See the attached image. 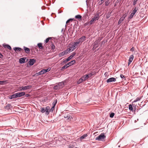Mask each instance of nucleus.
<instances>
[{"label":"nucleus","mask_w":148,"mask_h":148,"mask_svg":"<svg viewBox=\"0 0 148 148\" xmlns=\"http://www.w3.org/2000/svg\"><path fill=\"white\" fill-rule=\"evenodd\" d=\"M103 0H101V2H102V1H103Z\"/></svg>","instance_id":"obj_64"},{"label":"nucleus","mask_w":148,"mask_h":148,"mask_svg":"<svg viewBox=\"0 0 148 148\" xmlns=\"http://www.w3.org/2000/svg\"><path fill=\"white\" fill-rule=\"evenodd\" d=\"M72 58L71 57V56H70L66 59V61H69Z\"/></svg>","instance_id":"obj_42"},{"label":"nucleus","mask_w":148,"mask_h":148,"mask_svg":"<svg viewBox=\"0 0 148 148\" xmlns=\"http://www.w3.org/2000/svg\"><path fill=\"white\" fill-rule=\"evenodd\" d=\"M82 79H83V81H84L88 79L89 78L88 77V75H84L82 77Z\"/></svg>","instance_id":"obj_24"},{"label":"nucleus","mask_w":148,"mask_h":148,"mask_svg":"<svg viewBox=\"0 0 148 148\" xmlns=\"http://www.w3.org/2000/svg\"><path fill=\"white\" fill-rule=\"evenodd\" d=\"M83 81V79H82V77L80 78L79 80L77 82V84H79L82 82Z\"/></svg>","instance_id":"obj_30"},{"label":"nucleus","mask_w":148,"mask_h":148,"mask_svg":"<svg viewBox=\"0 0 148 148\" xmlns=\"http://www.w3.org/2000/svg\"><path fill=\"white\" fill-rule=\"evenodd\" d=\"M36 62V60L34 59H29V63L30 66L33 65Z\"/></svg>","instance_id":"obj_8"},{"label":"nucleus","mask_w":148,"mask_h":148,"mask_svg":"<svg viewBox=\"0 0 148 148\" xmlns=\"http://www.w3.org/2000/svg\"><path fill=\"white\" fill-rule=\"evenodd\" d=\"M41 9H42V10H44V9H45V7L44 6H43L42 7H41Z\"/></svg>","instance_id":"obj_51"},{"label":"nucleus","mask_w":148,"mask_h":148,"mask_svg":"<svg viewBox=\"0 0 148 148\" xmlns=\"http://www.w3.org/2000/svg\"><path fill=\"white\" fill-rule=\"evenodd\" d=\"M26 59V58L25 57L20 58L19 60V63L21 64L25 63Z\"/></svg>","instance_id":"obj_10"},{"label":"nucleus","mask_w":148,"mask_h":148,"mask_svg":"<svg viewBox=\"0 0 148 148\" xmlns=\"http://www.w3.org/2000/svg\"><path fill=\"white\" fill-rule=\"evenodd\" d=\"M64 117L65 118H67L68 119L70 120H71L72 118L71 116H70L68 114L64 115Z\"/></svg>","instance_id":"obj_19"},{"label":"nucleus","mask_w":148,"mask_h":148,"mask_svg":"<svg viewBox=\"0 0 148 148\" xmlns=\"http://www.w3.org/2000/svg\"><path fill=\"white\" fill-rule=\"evenodd\" d=\"M23 48L26 53L27 54H29L30 53V49L29 48L25 46H24L23 47Z\"/></svg>","instance_id":"obj_9"},{"label":"nucleus","mask_w":148,"mask_h":148,"mask_svg":"<svg viewBox=\"0 0 148 148\" xmlns=\"http://www.w3.org/2000/svg\"><path fill=\"white\" fill-rule=\"evenodd\" d=\"M129 108L130 110H133V108L132 106L130 104L129 105Z\"/></svg>","instance_id":"obj_41"},{"label":"nucleus","mask_w":148,"mask_h":148,"mask_svg":"<svg viewBox=\"0 0 148 148\" xmlns=\"http://www.w3.org/2000/svg\"><path fill=\"white\" fill-rule=\"evenodd\" d=\"M75 53L73 52L72 53V54L71 56H71V57L72 58L73 57H74L75 56Z\"/></svg>","instance_id":"obj_43"},{"label":"nucleus","mask_w":148,"mask_h":148,"mask_svg":"<svg viewBox=\"0 0 148 148\" xmlns=\"http://www.w3.org/2000/svg\"><path fill=\"white\" fill-rule=\"evenodd\" d=\"M45 43H46V39H45Z\"/></svg>","instance_id":"obj_62"},{"label":"nucleus","mask_w":148,"mask_h":148,"mask_svg":"<svg viewBox=\"0 0 148 148\" xmlns=\"http://www.w3.org/2000/svg\"><path fill=\"white\" fill-rule=\"evenodd\" d=\"M32 87L31 85H28L26 86H22L19 88V91L25 90L30 89Z\"/></svg>","instance_id":"obj_5"},{"label":"nucleus","mask_w":148,"mask_h":148,"mask_svg":"<svg viewBox=\"0 0 148 148\" xmlns=\"http://www.w3.org/2000/svg\"><path fill=\"white\" fill-rule=\"evenodd\" d=\"M116 79L114 77H111L109 78L107 80V82L108 83L112 82H115L116 81Z\"/></svg>","instance_id":"obj_12"},{"label":"nucleus","mask_w":148,"mask_h":148,"mask_svg":"<svg viewBox=\"0 0 148 148\" xmlns=\"http://www.w3.org/2000/svg\"><path fill=\"white\" fill-rule=\"evenodd\" d=\"M75 18H76L81 19L82 16L81 15H78L75 16Z\"/></svg>","instance_id":"obj_35"},{"label":"nucleus","mask_w":148,"mask_h":148,"mask_svg":"<svg viewBox=\"0 0 148 148\" xmlns=\"http://www.w3.org/2000/svg\"><path fill=\"white\" fill-rule=\"evenodd\" d=\"M45 109L44 108H41V111L42 113H44L46 112V107Z\"/></svg>","instance_id":"obj_26"},{"label":"nucleus","mask_w":148,"mask_h":148,"mask_svg":"<svg viewBox=\"0 0 148 148\" xmlns=\"http://www.w3.org/2000/svg\"><path fill=\"white\" fill-rule=\"evenodd\" d=\"M60 89L63 88L64 86V83L63 82H60L58 84Z\"/></svg>","instance_id":"obj_18"},{"label":"nucleus","mask_w":148,"mask_h":148,"mask_svg":"<svg viewBox=\"0 0 148 148\" xmlns=\"http://www.w3.org/2000/svg\"><path fill=\"white\" fill-rule=\"evenodd\" d=\"M74 44L77 47L78 46L79 44H81V43L78 40L76 42H74Z\"/></svg>","instance_id":"obj_23"},{"label":"nucleus","mask_w":148,"mask_h":148,"mask_svg":"<svg viewBox=\"0 0 148 148\" xmlns=\"http://www.w3.org/2000/svg\"><path fill=\"white\" fill-rule=\"evenodd\" d=\"M109 17H110V16L109 15H106L107 18H108Z\"/></svg>","instance_id":"obj_54"},{"label":"nucleus","mask_w":148,"mask_h":148,"mask_svg":"<svg viewBox=\"0 0 148 148\" xmlns=\"http://www.w3.org/2000/svg\"><path fill=\"white\" fill-rule=\"evenodd\" d=\"M13 49L16 52L21 51L23 50V49L19 47H15L13 48Z\"/></svg>","instance_id":"obj_15"},{"label":"nucleus","mask_w":148,"mask_h":148,"mask_svg":"<svg viewBox=\"0 0 148 148\" xmlns=\"http://www.w3.org/2000/svg\"><path fill=\"white\" fill-rule=\"evenodd\" d=\"M138 0H135V2L137 1Z\"/></svg>","instance_id":"obj_63"},{"label":"nucleus","mask_w":148,"mask_h":148,"mask_svg":"<svg viewBox=\"0 0 148 148\" xmlns=\"http://www.w3.org/2000/svg\"><path fill=\"white\" fill-rule=\"evenodd\" d=\"M37 46L38 47L39 49H42L43 47L42 45V44L41 43H39L37 44Z\"/></svg>","instance_id":"obj_17"},{"label":"nucleus","mask_w":148,"mask_h":148,"mask_svg":"<svg viewBox=\"0 0 148 148\" xmlns=\"http://www.w3.org/2000/svg\"><path fill=\"white\" fill-rule=\"evenodd\" d=\"M99 42V41L98 40H96L95 41L94 44V47L96 48L98 47Z\"/></svg>","instance_id":"obj_16"},{"label":"nucleus","mask_w":148,"mask_h":148,"mask_svg":"<svg viewBox=\"0 0 148 148\" xmlns=\"http://www.w3.org/2000/svg\"><path fill=\"white\" fill-rule=\"evenodd\" d=\"M121 0H117V1H118V3H119V2H120V1Z\"/></svg>","instance_id":"obj_61"},{"label":"nucleus","mask_w":148,"mask_h":148,"mask_svg":"<svg viewBox=\"0 0 148 148\" xmlns=\"http://www.w3.org/2000/svg\"><path fill=\"white\" fill-rule=\"evenodd\" d=\"M100 14L99 12H97L95 15L97 17H98L99 19Z\"/></svg>","instance_id":"obj_37"},{"label":"nucleus","mask_w":148,"mask_h":148,"mask_svg":"<svg viewBox=\"0 0 148 148\" xmlns=\"http://www.w3.org/2000/svg\"><path fill=\"white\" fill-rule=\"evenodd\" d=\"M140 97H138L133 101V102H135L140 100Z\"/></svg>","instance_id":"obj_34"},{"label":"nucleus","mask_w":148,"mask_h":148,"mask_svg":"<svg viewBox=\"0 0 148 148\" xmlns=\"http://www.w3.org/2000/svg\"><path fill=\"white\" fill-rule=\"evenodd\" d=\"M6 81H0V84L3 85L6 83Z\"/></svg>","instance_id":"obj_32"},{"label":"nucleus","mask_w":148,"mask_h":148,"mask_svg":"<svg viewBox=\"0 0 148 148\" xmlns=\"http://www.w3.org/2000/svg\"><path fill=\"white\" fill-rule=\"evenodd\" d=\"M106 136L103 133H101L98 136L96 137V140L99 141H103L105 138Z\"/></svg>","instance_id":"obj_3"},{"label":"nucleus","mask_w":148,"mask_h":148,"mask_svg":"<svg viewBox=\"0 0 148 148\" xmlns=\"http://www.w3.org/2000/svg\"><path fill=\"white\" fill-rule=\"evenodd\" d=\"M57 102V101L56 102H53V106L51 107V109L50 110V108L49 107H47V114H49V112L50 111L51 112H53V110L54 108L55 107L56 103Z\"/></svg>","instance_id":"obj_4"},{"label":"nucleus","mask_w":148,"mask_h":148,"mask_svg":"<svg viewBox=\"0 0 148 148\" xmlns=\"http://www.w3.org/2000/svg\"><path fill=\"white\" fill-rule=\"evenodd\" d=\"M75 62V60H73L72 61H71L70 62L68 63L67 64L69 66H71L73 65Z\"/></svg>","instance_id":"obj_22"},{"label":"nucleus","mask_w":148,"mask_h":148,"mask_svg":"<svg viewBox=\"0 0 148 148\" xmlns=\"http://www.w3.org/2000/svg\"><path fill=\"white\" fill-rule=\"evenodd\" d=\"M134 50V48L133 47H132V48L131 49H130V51H133Z\"/></svg>","instance_id":"obj_55"},{"label":"nucleus","mask_w":148,"mask_h":148,"mask_svg":"<svg viewBox=\"0 0 148 148\" xmlns=\"http://www.w3.org/2000/svg\"><path fill=\"white\" fill-rule=\"evenodd\" d=\"M126 16L125 15H123V16L121 17L119 20L118 22L119 25H120L122 22L124 20Z\"/></svg>","instance_id":"obj_11"},{"label":"nucleus","mask_w":148,"mask_h":148,"mask_svg":"<svg viewBox=\"0 0 148 148\" xmlns=\"http://www.w3.org/2000/svg\"><path fill=\"white\" fill-rule=\"evenodd\" d=\"M64 52H65L66 54H67L68 53L72 51L71 50H70V48H69V49H67L65 50L64 51Z\"/></svg>","instance_id":"obj_27"},{"label":"nucleus","mask_w":148,"mask_h":148,"mask_svg":"<svg viewBox=\"0 0 148 148\" xmlns=\"http://www.w3.org/2000/svg\"><path fill=\"white\" fill-rule=\"evenodd\" d=\"M137 11V9H136V8L133 10V11L132 12V13L134 15L136 13V12Z\"/></svg>","instance_id":"obj_36"},{"label":"nucleus","mask_w":148,"mask_h":148,"mask_svg":"<svg viewBox=\"0 0 148 148\" xmlns=\"http://www.w3.org/2000/svg\"><path fill=\"white\" fill-rule=\"evenodd\" d=\"M134 58V56L133 55H131L130 56L129 61L132 62Z\"/></svg>","instance_id":"obj_28"},{"label":"nucleus","mask_w":148,"mask_h":148,"mask_svg":"<svg viewBox=\"0 0 148 148\" xmlns=\"http://www.w3.org/2000/svg\"><path fill=\"white\" fill-rule=\"evenodd\" d=\"M41 23H42V25H44V23L42 21H41Z\"/></svg>","instance_id":"obj_60"},{"label":"nucleus","mask_w":148,"mask_h":148,"mask_svg":"<svg viewBox=\"0 0 148 148\" xmlns=\"http://www.w3.org/2000/svg\"><path fill=\"white\" fill-rule=\"evenodd\" d=\"M30 96V95L28 94H26L25 95V97H28Z\"/></svg>","instance_id":"obj_50"},{"label":"nucleus","mask_w":148,"mask_h":148,"mask_svg":"<svg viewBox=\"0 0 148 148\" xmlns=\"http://www.w3.org/2000/svg\"><path fill=\"white\" fill-rule=\"evenodd\" d=\"M131 63V62H130V61H129V62L128 63V65H129L130 64V63Z\"/></svg>","instance_id":"obj_59"},{"label":"nucleus","mask_w":148,"mask_h":148,"mask_svg":"<svg viewBox=\"0 0 148 148\" xmlns=\"http://www.w3.org/2000/svg\"><path fill=\"white\" fill-rule=\"evenodd\" d=\"M25 92H18L10 96L9 97V98L10 99H13L22 97L25 95Z\"/></svg>","instance_id":"obj_1"},{"label":"nucleus","mask_w":148,"mask_h":148,"mask_svg":"<svg viewBox=\"0 0 148 148\" xmlns=\"http://www.w3.org/2000/svg\"><path fill=\"white\" fill-rule=\"evenodd\" d=\"M3 57V56L1 54H0V58H2Z\"/></svg>","instance_id":"obj_52"},{"label":"nucleus","mask_w":148,"mask_h":148,"mask_svg":"<svg viewBox=\"0 0 148 148\" xmlns=\"http://www.w3.org/2000/svg\"><path fill=\"white\" fill-rule=\"evenodd\" d=\"M53 88L55 90H58V89H60V87H59V86L58 85V84H57L56 85V86H55Z\"/></svg>","instance_id":"obj_29"},{"label":"nucleus","mask_w":148,"mask_h":148,"mask_svg":"<svg viewBox=\"0 0 148 148\" xmlns=\"http://www.w3.org/2000/svg\"><path fill=\"white\" fill-rule=\"evenodd\" d=\"M46 73V69H43L41 70L39 72V73L40 74V75Z\"/></svg>","instance_id":"obj_20"},{"label":"nucleus","mask_w":148,"mask_h":148,"mask_svg":"<svg viewBox=\"0 0 148 148\" xmlns=\"http://www.w3.org/2000/svg\"><path fill=\"white\" fill-rule=\"evenodd\" d=\"M68 61H66V59H65L63 61V62L64 63H66Z\"/></svg>","instance_id":"obj_48"},{"label":"nucleus","mask_w":148,"mask_h":148,"mask_svg":"<svg viewBox=\"0 0 148 148\" xmlns=\"http://www.w3.org/2000/svg\"><path fill=\"white\" fill-rule=\"evenodd\" d=\"M134 14H133V13H132L130 15V16H129L128 18L129 19H131L134 16Z\"/></svg>","instance_id":"obj_38"},{"label":"nucleus","mask_w":148,"mask_h":148,"mask_svg":"<svg viewBox=\"0 0 148 148\" xmlns=\"http://www.w3.org/2000/svg\"><path fill=\"white\" fill-rule=\"evenodd\" d=\"M65 55H66V54H65V52H64V51L60 53L58 55H59V57H61L64 56Z\"/></svg>","instance_id":"obj_25"},{"label":"nucleus","mask_w":148,"mask_h":148,"mask_svg":"<svg viewBox=\"0 0 148 148\" xmlns=\"http://www.w3.org/2000/svg\"><path fill=\"white\" fill-rule=\"evenodd\" d=\"M68 65L67 64H65L63 67H62L61 70H62L63 69L67 68L69 66H68Z\"/></svg>","instance_id":"obj_33"},{"label":"nucleus","mask_w":148,"mask_h":148,"mask_svg":"<svg viewBox=\"0 0 148 148\" xmlns=\"http://www.w3.org/2000/svg\"><path fill=\"white\" fill-rule=\"evenodd\" d=\"M34 49H34V48H33L32 49V52H35V51L34 50Z\"/></svg>","instance_id":"obj_56"},{"label":"nucleus","mask_w":148,"mask_h":148,"mask_svg":"<svg viewBox=\"0 0 148 148\" xmlns=\"http://www.w3.org/2000/svg\"><path fill=\"white\" fill-rule=\"evenodd\" d=\"M114 115V113H111L110 114V116L111 118H113Z\"/></svg>","instance_id":"obj_39"},{"label":"nucleus","mask_w":148,"mask_h":148,"mask_svg":"<svg viewBox=\"0 0 148 148\" xmlns=\"http://www.w3.org/2000/svg\"><path fill=\"white\" fill-rule=\"evenodd\" d=\"M120 77L122 79L125 78V77H124V76L123 75H122V74H121L120 75Z\"/></svg>","instance_id":"obj_45"},{"label":"nucleus","mask_w":148,"mask_h":148,"mask_svg":"<svg viewBox=\"0 0 148 148\" xmlns=\"http://www.w3.org/2000/svg\"><path fill=\"white\" fill-rule=\"evenodd\" d=\"M87 75H88V78L90 77L92 75V74L91 73H89L88 74H87Z\"/></svg>","instance_id":"obj_44"},{"label":"nucleus","mask_w":148,"mask_h":148,"mask_svg":"<svg viewBox=\"0 0 148 148\" xmlns=\"http://www.w3.org/2000/svg\"><path fill=\"white\" fill-rule=\"evenodd\" d=\"M86 38V37L85 36H83L81 38L78 39V40L80 42L82 43L85 40Z\"/></svg>","instance_id":"obj_13"},{"label":"nucleus","mask_w":148,"mask_h":148,"mask_svg":"<svg viewBox=\"0 0 148 148\" xmlns=\"http://www.w3.org/2000/svg\"><path fill=\"white\" fill-rule=\"evenodd\" d=\"M87 136V134H84V135L80 137V140H82L85 138Z\"/></svg>","instance_id":"obj_21"},{"label":"nucleus","mask_w":148,"mask_h":148,"mask_svg":"<svg viewBox=\"0 0 148 148\" xmlns=\"http://www.w3.org/2000/svg\"><path fill=\"white\" fill-rule=\"evenodd\" d=\"M64 30V28H62V30H61V32L63 33V31Z\"/></svg>","instance_id":"obj_58"},{"label":"nucleus","mask_w":148,"mask_h":148,"mask_svg":"<svg viewBox=\"0 0 148 148\" xmlns=\"http://www.w3.org/2000/svg\"><path fill=\"white\" fill-rule=\"evenodd\" d=\"M69 47L72 51H73L77 47L74 43L70 44L69 46Z\"/></svg>","instance_id":"obj_7"},{"label":"nucleus","mask_w":148,"mask_h":148,"mask_svg":"<svg viewBox=\"0 0 148 148\" xmlns=\"http://www.w3.org/2000/svg\"><path fill=\"white\" fill-rule=\"evenodd\" d=\"M73 20V19L72 18H70L68 19L67 20V21L66 22V23H69L70 21H72Z\"/></svg>","instance_id":"obj_40"},{"label":"nucleus","mask_w":148,"mask_h":148,"mask_svg":"<svg viewBox=\"0 0 148 148\" xmlns=\"http://www.w3.org/2000/svg\"><path fill=\"white\" fill-rule=\"evenodd\" d=\"M39 73V72L38 73H36V74H35V75L36 76H38V75H40V73Z\"/></svg>","instance_id":"obj_49"},{"label":"nucleus","mask_w":148,"mask_h":148,"mask_svg":"<svg viewBox=\"0 0 148 148\" xmlns=\"http://www.w3.org/2000/svg\"><path fill=\"white\" fill-rule=\"evenodd\" d=\"M54 38L53 37H48L47 38V43L48 42H51V44L50 45V47H51V50L53 51H54V50L56 49V47L54 44L53 43V42L54 41Z\"/></svg>","instance_id":"obj_2"},{"label":"nucleus","mask_w":148,"mask_h":148,"mask_svg":"<svg viewBox=\"0 0 148 148\" xmlns=\"http://www.w3.org/2000/svg\"><path fill=\"white\" fill-rule=\"evenodd\" d=\"M51 69L50 68H49L48 69H47V72L51 70Z\"/></svg>","instance_id":"obj_47"},{"label":"nucleus","mask_w":148,"mask_h":148,"mask_svg":"<svg viewBox=\"0 0 148 148\" xmlns=\"http://www.w3.org/2000/svg\"><path fill=\"white\" fill-rule=\"evenodd\" d=\"M99 19V18L95 15L94 17L92 18L89 23H90V25H91L94 22H95L97 20H98Z\"/></svg>","instance_id":"obj_6"},{"label":"nucleus","mask_w":148,"mask_h":148,"mask_svg":"<svg viewBox=\"0 0 148 148\" xmlns=\"http://www.w3.org/2000/svg\"><path fill=\"white\" fill-rule=\"evenodd\" d=\"M109 0H107L105 3V4L106 6H108L110 3L109 1Z\"/></svg>","instance_id":"obj_31"},{"label":"nucleus","mask_w":148,"mask_h":148,"mask_svg":"<svg viewBox=\"0 0 148 148\" xmlns=\"http://www.w3.org/2000/svg\"><path fill=\"white\" fill-rule=\"evenodd\" d=\"M3 46L5 48H7L9 49L10 50H11L12 49V48L11 46L8 44H3Z\"/></svg>","instance_id":"obj_14"},{"label":"nucleus","mask_w":148,"mask_h":148,"mask_svg":"<svg viewBox=\"0 0 148 148\" xmlns=\"http://www.w3.org/2000/svg\"><path fill=\"white\" fill-rule=\"evenodd\" d=\"M10 106H11L10 104L8 103V104H7V105L6 107L10 108Z\"/></svg>","instance_id":"obj_46"},{"label":"nucleus","mask_w":148,"mask_h":148,"mask_svg":"<svg viewBox=\"0 0 148 148\" xmlns=\"http://www.w3.org/2000/svg\"><path fill=\"white\" fill-rule=\"evenodd\" d=\"M34 49H35L36 50V51H38V50L36 49V47H35V48H34Z\"/></svg>","instance_id":"obj_57"},{"label":"nucleus","mask_w":148,"mask_h":148,"mask_svg":"<svg viewBox=\"0 0 148 148\" xmlns=\"http://www.w3.org/2000/svg\"><path fill=\"white\" fill-rule=\"evenodd\" d=\"M137 1H136L135 2V0H134V2H133V4L134 5L136 3V2H137Z\"/></svg>","instance_id":"obj_53"}]
</instances>
